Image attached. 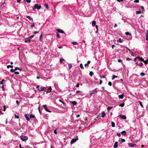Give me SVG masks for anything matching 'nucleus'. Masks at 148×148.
I'll use <instances>...</instances> for the list:
<instances>
[{
    "instance_id": "nucleus-8",
    "label": "nucleus",
    "mask_w": 148,
    "mask_h": 148,
    "mask_svg": "<svg viewBox=\"0 0 148 148\" xmlns=\"http://www.w3.org/2000/svg\"><path fill=\"white\" fill-rule=\"evenodd\" d=\"M30 41H31V39H30V38H26L25 39V42H30Z\"/></svg>"
},
{
    "instance_id": "nucleus-39",
    "label": "nucleus",
    "mask_w": 148,
    "mask_h": 148,
    "mask_svg": "<svg viewBox=\"0 0 148 148\" xmlns=\"http://www.w3.org/2000/svg\"><path fill=\"white\" fill-rule=\"evenodd\" d=\"M45 7H46V8L47 9H48V8H49V7H48V4L47 3H46L45 5Z\"/></svg>"
},
{
    "instance_id": "nucleus-19",
    "label": "nucleus",
    "mask_w": 148,
    "mask_h": 148,
    "mask_svg": "<svg viewBox=\"0 0 148 148\" xmlns=\"http://www.w3.org/2000/svg\"><path fill=\"white\" fill-rule=\"evenodd\" d=\"M122 134L123 135H125L126 134V133L125 131H123L121 132Z\"/></svg>"
},
{
    "instance_id": "nucleus-56",
    "label": "nucleus",
    "mask_w": 148,
    "mask_h": 148,
    "mask_svg": "<svg viewBox=\"0 0 148 148\" xmlns=\"http://www.w3.org/2000/svg\"><path fill=\"white\" fill-rule=\"evenodd\" d=\"M26 1L28 3H30L31 1V0H26Z\"/></svg>"
},
{
    "instance_id": "nucleus-62",
    "label": "nucleus",
    "mask_w": 148,
    "mask_h": 148,
    "mask_svg": "<svg viewBox=\"0 0 148 148\" xmlns=\"http://www.w3.org/2000/svg\"><path fill=\"white\" fill-rule=\"evenodd\" d=\"M38 33V32L37 31H34L33 32V33L34 34H36Z\"/></svg>"
},
{
    "instance_id": "nucleus-31",
    "label": "nucleus",
    "mask_w": 148,
    "mask_h": 148,
    "mask_svg": "<svg viewBox=\"0 0 148 148\" xmlns=\"http://www.w3.org/2000/svg\"><path fill=\"white\" fill-rule=\"evenodd\" d=\"M140 75L142 76H143L145 75V74L144 73H140Z\"/></svg>"
},
{
    "instance_id": "nucleus-53",
    "label": "nucleus",
    "mask_w": 148,
    "mask_h": 148,
    "mask_svg": "<svg viewBox=\"0 0 148 148\" xmlns=\"http://www.w3.org/2000/svg\"><path fill=\"white\" fill-rule=\"evenodd\" d=\"M105 115V113L104 112L101 115V117H104V115Z\"/></svg>"
},
{
    "instance_id": "nucleus-27",
    "label": "nucleus",
    "mask_w": 148,
    "mask_h": 148,
    "mask_svg": "<svg viewBox=\"0 0 148 148\" xmlns=\"http://www.w3.org/2000/svg\"><path fill=\"white\" fill-rule=\"evenodd\" d=\"M17 70H20V71H21V68H18V67H16L15 68L14 70H15V71H16Z\"/></svg>"
},
{
    "instance_id": "nucleus-63",
    "label": "nucleus",
    "mask_w": 148,
    "mask_h": 148,
    "mask_svg": "<svg viewBox=\"0 0 148 148\" xmlns=\"http://www.w3.org/2000/svg\"><path fill=\"white\" fill-rule=\"evenodd\" d=\"M84 66L85 67H88V64L87 63H86L85 64Z\"/></svg>"
},
{
    "instance_id": "nucleus-21",
    "label": "nucleus",
    "mask_w": 148,
    "mask_h": 148,
    "mask_svg": "<svg viewBox=\"0 0 148 148\" xmlns=\"http://www.w3.org/2000/svg\"><path fill=\"white\" fill-rule=\"evenodd\" d=\"M125 34L127 36H131V34L130 33L128 32H126L125 33Z\"/></svg>"
},
{
    "instance_id": "nucleus-48",
    "label": "nucleus",
    "mask_w": 148,
    "mask_h": 148,
    "mask_svg": "<svg viewBox=\"0 0 148 148\" xmlns=\"http://www.w3.org/2000/svg\"><path fill=\"white\" fill-rule=\"evenodd\" d=\"M126 60L127 61L132 60V59L130 58H127L126 59Z\"/></svg>"
},
{
    "instance_id": "nucleus-7",
    "label": "nucleus",
    "mask_w": 148,
    "mask_h": 148,
    "mask_svg": "<svg viewBox=\"0 0 148 148\" xmlns=\"http://www.w3.org/2000/svg\"><path fill=\"white\" fill-rule=\"evenodd\" d=\"M56 30L60 33H64V31L63 30L60 29H57Z\"/></svg>"
},
{
    "instance_id": "nucleus-24",
    "label": "nucleus",
    "mask_w": 148,
    "mask_h": 148,
    "mask_svg": "<svg viewBox=\"0 0 148 148\" xmlns=\"http://www.w3.org/2000/svg\"><path fill=\"white\" fill-rule=\"evenodd\" d=\"M72 67V66L71 64H68V67L69 69H71V68Z\"/></svg>"
},
{
    "instance_id": "nucleus-57",
    "label": "nucleus",
    "mask_w": 148,
    "mask_h": 148,
    "mask_svg": "<svg viewBox=\"0 0 148 148\" xmlns=\"http://www.w3.org/2000/svg\"><path fill=\"white\" fill-rule=\"evenodd\" d=\"M139 2V0H135V1H134V2L135 3H138Z\"/></svg>"
},
{
    "instance_id": "nucleus-37",
    "label": "nucleus",
    "mask_w": 148,
    "mask_h": 148,
    "mask_svg": "<svg viewBox=\"0 0 148 148\" xmlns=\"http://www.w3.org/2000/svg\"><path fill=\"white\" fill-rule=\"evenodd\" d=\"M72 43L74 45H77L78 43L76 42H72Z\"/></svg>"
},
{
    "instance_id": "nucleus-11",
    "label": "nucleus",
    "mask_w": 148,
    "mask_h": 148,
    "mask_svg": "<svg viewBox=\"0 0 148 148\" xmlns=\"http://www.w3.org/2000/svg\"><path fill=\"white\" fill-rule=\"evenodd\" d=\"M129 146L131 147H133L135 146V145L133 144L132 143H129L128 144Z\"/></svg>"
},
{
    "instance_id": "nucleus-34",
    "label": "nucleus",
    "mask_w": 148,
    "mask_h": 148,
    "mask_svg": "<svg viewBox=\"0 0 148 148\" xmlns=\"http://www.w3.org/2000/svg\"><path fill=\"white\" fill-rule=\"evenodd\" d=\"M80 66L81 67V68H82V69H84V67L83 66V64L82 63H81L80 64Z\"/></svg>"
},
{
    "instance_id": "nucleus-50",
    "label": "nucleus",
    "mask_w": 148,
    "mask_h": 148,
    "mask_svg": "<svg viewBox=\"0 0 148 148\" xmlns=\"http://www.w3.org/2000/svg\"><path fill=\"white\" fill-rule=\"evenodd\" d=\"M117 135L119 137H120L121 136V134L120 133H117Z\"/></svg>"
},
{
    "instance_id": "nucleus-36",
    "label": "nucleus",
    "mask_w": 148,
    "mask_h": 148,
    "mask_svg": "<svg viewBox=\"0 0 148 148\" xmlns=\"http://www.w3.org/2000/svg\"><path fill=\"white\" fill-rule=\"evenodd\" d=\"M30 118H35V116L34 115H32V114H31L30 115Z\"/></svg>"
},
{
    "instance_id": "nucleus-2",
    "label": "nucleus",
    "mask_w": 148,
    "mask_h": 148,
    "mask_svg": "<svg viewBox=\"0 0 148 148\" xmlns=\"http://www.w3.org/2000/svg\"><path fill=\"white\" fill-rule=\"evenodd\" d=\"M78 140V137L77 136L75 138L73 139L71 141V145L75 142L77 140Z\"/></svg>"
},
{
    "instance_id": "nucleus-10",
    "label": "nucleus",
    "mask_w": 148,
    "mask_h": 148,
    "mask_svg": "<svg viewBox=\"0 0 148 148\" xmlns=\"http://www.w3.org/2000/svg\"><path fill=\"white\" fill-rule=\"evenodd\" d=\"M46 89V88L45 87H42L40 88V90L39 89L38 90L39 91H43L44 90Z\"/></svg>"
},
{
    "instance_id": "nucleus-25",
    "label": "nucleus",
    "mask_w": 148,
    "mask_h": 148,
    "mask_svg": "<svg viewBox=\"0 0 148 148\" xmlns=\"http://www.w3.org/2000/svg\"><path fill=\"white\" fill-rule=\"evenodd\" d=\"M117 42H122L123 41L121 38H119L118 40H117Z\"/></svg>"
},
{
    "instance_id": "nucleus-23",
    "label": "nucleus",
    "mask_w": 148,
    "mask_h": 148,
    "mask_svg": "<svg viewBox=\"0 0 148 148\" xmlns=\"http://www.w3.org/2000/svg\"><path fill=\"white\" fill-rule=\"evenodd\" d=\"M94 74V73L92 71H90L89 73V75L90 76L92 77Z\"/></svg>"
},
{
    "instance_id": "nucleus-58",
    "label": "nucleus",
    "mask_w": 148,
    "mask_h": 148,
    "mask_svg": "<svg viewBox=\"0 0 148 148\" xmlns=\"http://www.w3.org/2000/svg\"><path fill=\"white\" fill-rule=\"evenodd\" d=\"M16 103L18 105H19V102L18 101L16 100Z\"/></svg>"
},
{
    "instance_id": "nucleus-17",
    "label": "nucleus",
    "mask_w": 148,
    "mask_h": 148,
    "mask_svg": "<svg viewBox=\"0 0 148 148\" xmlns=\"http://www.w3.org/2000/svg\"><path fill=\"white\" fill-rule=\"evenodd\" d=\"M25 117L26 118V119L27 121H29V120L30 118L29 117H28L27 116V114H25Z\"/></svg>"
},
{
    "instance_id": "nucleus-5",
    "label": "nucleus",
    "mask_w": 148,
    "mask_h": 148,
    "mask_svg": "<svg viewBox=\"0 0 148 148\" xmlns=\"http://www.w3.org/2000/svg\"><path fill=\"white\" fill-rule=\"evenodd\" d=\"M119 116L120 118L122 119H126V116L124 115L120 114L119 115Z\"/></svg>"
},
{
    "instance_id": "nucleus-30",
    "label": "nucleus",
    "mask_w": 148,
    "mask_h": 148,
    "mask_svg": "<svg viewBox=\"0 0 148 148\" xmlns=\"http://www.w3.org/2000/svg\"><path fill=\"white\" fill-rule=\"evenodd\" d=\"M42 34H41V35H40V38H39V40L41 41H42Z\"/></svg>"
},
{
    "instance_id": "nucleus-45",
    "label": "nucleus",
    "mask_w": 148,
    "mask_h": 148,
    "mask_svg": "<svg viewBox=\"0 0 148 148\" xmlns=\"http://www.w3.org/2000/svg\"><path fill=\"white\" fill-rule=\"evenodd\" d=\"M139 104H140V106H141L143 108V105H142V102H141V101H139Z\"/></svg>"
},
{
    "instance_id": "nucleus-22",
    "label": "nucleus",
    "mask_w": 148,
    "mask_h": 148,
    "mask_svg": "<svg viewBox=\"0 0 148 148\" xmlns=\"http://www.w3.org/2000/svg\"><path fill=\"white\" fill-rule=\"evenodd\" d=\"M26 17L28 18L30 20H32V21H33V18H32L30 16H26Z\"/></svg>"
},
{
    "instance_id": "nucleus-46",
    "label": "nucleus",
    "mask_w": 148,
    "mask_h": 148,
    "mask_svg": "<svg viewBox=\"0 0 148 148\" xmlns=\"http://www.w3.org/2000/svg\"><path fill=\"white\" fill-rule=\"evenodd\" d=\"M64 59H61L60 60V63H62L63 61H64Z\"/></svg>"
},
{
    "instance_id": "nucleus-47",
    "label": "nucleus",
    "mask_w": 148,
    "mask_h": 148,
    "mask_svg": "<svg viewBox=\"0 0 148 148\" xmlns=\"http://www.w3.org/2000/svg\"><path fill=\"white\" fill-rule=\"evenodd\" d=\"M146 40H148V36L147 35V33L146 34Z\"/></svg>"
},
{
    "instance_id": "nucleus-51",
    "label": "nucleus",
    "mask_w": 148,
    "mask_h": 148,
    "mask_svg": "<svg viewBox=\"0 0 148 148\" xmlns=\"http://www.w3.org/2000/svg\"><path fill=\"white\" fill-rule=\"evenodd\" d=\"M34 36V35H31V36H30L29 37V38H30V39H31Z\"/></svg>"
},
{
    "instance_id": "nucleus-28",
    "label": "nucleus",
    "mask_w": 148,
    "mask_h": 148,
    "mask_svg": "<svg viewBox=\"0 0 148 148\" xmlns=\"http://www.w3.org/2000/svg\"><path fill=\"white\" fill-rule=\"evenodd\" d=\"M111 124H112V127H114L115 126V123L114 122H111Z\"/></svg>"
},
{
    "instance_id": "nucleus-13",
    "label": "nucleus",
    "mask_w": 148,
    "mask_h": 148,
    "mask_svg": "<svg viewBox=\"0 0 148 148\" xmlns=\"http://www.w3.org/2000/svg\"><path fill=\"white\" fill-rule=\"evenodd\" d=\"M71 103L73 105V106L76 105L77 103V102L76 101H71Z\"/></svg>"
},
{
    "instance_id": "nucleus-18",
    "label": "nucleus",
    "mask_w": 148,
    "mask_h": 148,
    "mask_svg": "<svg viewBox=\"0 0 148 148\" xmlns=\"http://www.w3.org/2000/svg\"><path fill=\"white\" fill-rule=\"evenodd\" d=\"M136 63L137 64L140 66H141L143 65V63L140 62L139 63Z\"/></svg>"
},
{
    "instance_id": "nucleus-55",
    "label": "nucleus",
    "mask_w": 148,
    "mask_h": 148,
    "mask_svg": "<svg viewBox=\"0 0 148 148\" xmlns=\"http://www.w3.org/2000/svg\"><path fill=\"white\" fill-rule=\"evenodd\" d=\"M95 27L96 29V30H98V26L97 25H95Z\"/></svg>"
},
{
    "instance_id": "nucleus-59",
    "label": "nucleus",
    "mask_w": 148,
    "mask_h": 148,
    "mask_svg": "<svg viewBox=\"0 0 148 148\" xmlns=\"http://www.w3.org/2000/svg\"><path fill=\"white\" fill-rule=\"evenodd\" d=\"M51 92V90H49L48 91H47L46 92V93L47 94L49 93L50 92Z\"/></svg>"
},
{
    "instance_id": "nucleus-60",
    "label": "nucleus",
    "mask_w": 148,
    "mask_h": 148,
    "mask_svg": "<svg viewBox=\"0 0 148 148\" xmlns=\"http://www.w3.org/2000/svg\"><path fill=\"white\" fill-rule=\"evenodd\" d=\"M15 71V70H14V69H11L10 70V71L11 72H14V71Z\"/></svg>"
},
{
    "instance_id": "nucleus-26",
    "label": "nucleus",
    "mask_w": 148,
    "mask_h": 148,
    "mask_svg": "<svg viewBox=\"0 0 148 148\" xmlns=\"http://www.w3.org/2000/svg\"><path fill=\"white\" fill-rule=\"evenodd\" d=\"M142 13V12L140 11H136V14H141Z\"/></svg>"
},
{
    "instance_id": "nucleus-6",
    "label": "nucleus",
    "mask_w": 148,
    "mask_h": 148,
    "mask_svg": "<svg viewBox=\"0 0 148 148\" xmlns=\"http://www.w3.org/2000/svg\"><path fill=\"white\" fill-rule=\"evenodd\" d=\"M97 88L93 90V91H91L90 93V95H92L93 93H97Z\"/></svg>"
},
{
    "instance_id": "nucleus-40",
    "label": "nucleus",
    "mask_w": 148,
    "mask_h": 148,
    "mask_svg": "<svg viewBox=\"0 0 148 148\" xmlns=\"http://www.w3.org/2000/svg\"><path fill=\"white\" fill-rule=\"evenodd\" d=\"M126 48L128 50V51L130 52V53H133V52L132 51L130 50L127 47H126Z\"/></svg>"
},
{
    "instance_id": "nucleus-38",
    "label": "nucleus",
    "mask_w": 148,
    "mask_h": 148,
    "mask_svg": "<svg viewBox=\"0 0 148 148\" xmlns=\"http://www.w3.org/2000/svg\"><path fill=\"white\" fill-rule=\"evenodd\" d=\"M148 62V59L147 60H144V62L145 64H147Z\"/></svg>"
},
{
    "instance_id": "nucleus-61",
    "label": "nucleus",
    "mask_w": 148,
    "mask_h": 148,
    "mask_svg": "<svg viewBox=\"0 0 148 148\" xmlns=\"http://www.w3.org/2000/svg\"><path fill=\"white\" fill-rule=\"evenodd\" d=\"M14 73L16 74H19V73L18 72L16 71V72H15Z\"/></svg>"
},
{
    "instance_id": "nucleus-49",
    "label": "nucleus",
    "mask_w": 148,
    "mask_h": 148,
    "mask_svg": "<svg viewBox=\"0 0 148 148\" xmlns=\"http://www.w3.org/2000/svg\"><path fill=\"white\" fill-rule=\"evenodd\" d=\"M40 105L38 107V110L40 113Z\"/></svg>"
},
{
    "instance_id": "nucleus-41",
    "label": "nucleus",
    "mask_w": 148,
    "mask_h": 148,
    "mask_svg": "<svg viewBox=\"0 0 148 148\" xmlns=\"http://www.w3.org/2000/svg\"><path fill=\"white\" fill-rule=\"evenodd\" d=\"M56 36H57V37L58 38H60V35H59V34L58 33H57H57Z\"/></svg>"
},
{
    "instance_id": "nucleus-9",
    "label": "nucleus",
    "mask_w": 148,
    "mask_h": 148,
    "mask_svg": "<svg viewBox=\"0 0 148 148\" xmlns=\"http://www.w3.org/2000/svg\"><path fill=\"white\" fill-rule=\"evenodd\" d=\"M125 141V140L124 139H122L121 138V140H119V142L121 143H123Z\"/></svg>"
},
{
    "instance_id": "nucleus-52",
    "label": "nucleus",
    "mask_w": 148,
    "mask_h": 148,
    "mask_svg": "<svg viewBox=\"0 0 148 148\" xmlns=\"http://www.w3.org/2000/svg\"><path fill=\"white\" fill-rule=\"evenodd\" d=\"M14 116L16 118H17V119H18L19 118V116L18 115H17L16 114Z\"/></svg>"
},
{
    "instance_id": "nucleus-14",
    "label": "nucleus",
    "mask_w": 148,
    "mask_h": 148,
    "mask_svg": "<svg viewBox=\"0 0 148 148\" xmlns=\"http://www.w3.org/2000/svg\"><path fill=\"white\" fill-rule=\"evenodd\" d=\"M138 59H139V61H142V62H144V59L143 58L138 57Z\"/></svg>"
},
{
    "instance_id": "nucleus-42",
    "label": "nucleus",
    "mask_w": 148,
    "mask_h": 148,
    "mask_svg": "<svg viewBox=\"0 0 148 148\" xmlns=\"http://www.w3.org/2000/svg\"><path fill=\"white\" fill-rule=\"evenodd\" d=\"M112 108V107H108L107 108V110H110Z\"/></svg>"
},
{
    "instance_id": "nucleus-12",
    "label": "nucleus",
    "mask_w": 148,
    "mask_h": 148,
    "mask_svg": "<svg viewBox=\"0 0 148 148\" xmlns=\"http://www.w3.org/2000/svg\"><path fill=\"white\" fill-rule=\"evenodd\" d=\"M118 143V142H116L115 143L114 145V148H116L117 147Z\"/></svg>"
},
{
    "instance_id": "nucleus-33",
    "label": "nucleus",
    "mask_w": 148,
    "mask_h": 148,
    "mask_svg": "<svg viewBox=\"0 0 148 148\" xmlns=\"http://www.w3.org/2000/svg\"><path fill=\"white\" fill-rule=\"evenodd\" d=\"M9 67L11 68H13V66L11 65H8L7 66V68L8 69Z\"/></svg>"
},
{
    "instance_id": "nucleus-4",
    "label": "nucleus",
    "mask_w": 148,
    "mask_h": 148,
    "mask_svg": "<svg viewBox=\"0 0 148 148\" xmlns=\"http://www.w3.org/2000/svg\"><path fill=\"white\" fill-rule=\"evenodd\" d=\"M42 106L44 108L45 110L46 111L49 112H51V111H50L47 108V107L46 105H43Z\"/></svg>"
},
{
    "instance_id": "nucleus-20",
    "label": "nucleus",
    "mask_w": 148,
    "mask_h": 148,
    "mask_svg": "<svg viewBox=\"0 0 148 148\" xmlns=\"http://www.w3.org/2000/svg\"><path fill=\"white\" fill-rule=\"evenodd\" d=\"M123 94L119 95V97L120 99H122L123 98Z\"/></svg>"
},
{
    "instance_id": "nucleus-64",
    "label": "nucleus",
    "mask_w": 148,
    "mask_h": 148,
    "mask_svg": "<svg viewBox=\"0 0 148 148\" xmlns=\"http://www.w3.org/2000/svg\"><path fill=\"white\" fill-rule=\"evenodd\" d=\"M79 83H77V84L76 85V86L77 87H79Z\"/></svg>"
},
{
    "instance_id": "nucleus-3",
    "label": "nucleus",
    "mask_w": 148,
    "mask_h": 148,
    "mask_svg": "<svg viewBox=\"0 0 148 148\" xmlns=\"http://www.w3.org/2000/svg\"><path fill=\"white\" fill-rule=\"evenodd\" d=\"M21 138L23 141H25L27 140L28 139V138L26 136H21Z\"/></svg>"
},
{
    "instance_id": "nucleus-54",
    "label": "nucleus",
    "mask_w": 148,
    "mask_h": 148,
    "mask_svg": "<svg viewBox=\"0 0 148 148\" xmlns=\"http://www.w3.org/2000/svg\"><path fill=\"white\" fill-rule=\"evenodd\" d=\"M0 88H2L3 90L4 88V86L3 85H0Z\"/></svg>"
},
{
    "instance_id": "nucleus-35",
    "label": "nucleus",
    "mask_w": 148,
    "mask_h": 148,
    "mask_svg": "<svg viewBox=\"0 0 148 148\" xmlns=\"http://www.w3.org/2000/svg\"><path fill=\"white\" fill-rule=\"evenodd\" d=\"M5 81L4 79H2L1 81H0V84H3V82Z\"/></svg>"
},
{
    "instance_id": "nucleus-43",
    "label": "nucleus",
    "mask_w": 148,
    "mask_h": 148,
    "mask_svg": "<svg viewBox=\"0 0 148 148\" xmlns=\"http://www.w3.org/2000/svg\"><path fill=\"white\" fill-rule=\"evenodd\" d=\"M141 8L142 9V11L143 12L144 11H145V9H144V8L143 6H140Z\"/></svg>"
},
{
    "instance_id": "nucleus-29",
    "label": "nucleus",
    "mask_w": 148,
    "mask_h": 148,
    "mask_svg": "<svg viewBox=\"0 0 148 148\" xmlns=\"http://www.w3.org/2000/svg\"><path fill=\"white\" fill-rule=\"evenodd\" d=\"M118 77L117 76H116L114 75H113L112 76V79L113 80L115 78H117Z\"/></svg>"
},
{
    "instance_id": "nucleus-1",
    "label": "nucleus",
    "mask_w": 148,
    "mask_h": 148,
    "mask_svg": "<svg viewBox=\"0 0 148 148\" xmlns=\"http://www.w3.org/2000/svg\"><path fill=\"white\" fill-rule=\"evenodd\" d=\"M41 8V5H38V4H36L34 5V7L33 8V10H34L35 9H37L38 10H39Z\"/></svg>"
},
{
    "instance_id": "nucleus-44",
    "label": "nucleus",
    "mask_w": 148,
    "mask_h": 148,
    "mask_svg": "<svg viewBox=\"0 0 148 148\" xmlns=\"http://www.w3.org/2000/svg\"><path fill=\"white\" fill-rule=\"evenodd\" d=\"M108 84L110 86H111L112 85V82H109L108 83Z\"/></svg>"
},
{
    "instance_id": "nucleus-32",
    "label": "nucleus",
    "mask_w": 148,
    "mask_h": 148,
    "mask_svg": "<svg viewBox=\"0 0 148 148\" xmlns=\"http://www.w3.org/2000/svg\"><path fill=\"white\" fill-rule=\"evenodd\" d=\"M124 104H125L124 103H123L120 104L119 105V106H121V107H123L124 106Z\"/></svg>"
},
{
    "instance_id": "nucleus-15",
    "label": "nucleus",
    "mask_w": 148,
    "mask_h": 148,
    "mask_svg": "<svg viewBox=\"0 0 148 148\" xmlns=\"http://www.w3.org/2000/svg\"><path fill=\"white\" fill-rule=\"evenodd\" d=\"M79 92V94H78V95H82V93L83 92H82L80 91H79V90H78V91H76V93H78Z\"/></svg>"
},
{
    "instance_id": "nucleus-16",
    "label": "nucleus",
    "mask_w": 148,
    "mask_h": 148,
    "mask_svg": "<svg viewBox=\"0 0 148 148\" xmlns=\"http://www.w3.org/2000/svg\"><path fill=\"white\" fill-rule=\"evenodd\" d=\"M96 21H92V26H94L96 25Z\"/></svg>"
}]
</instances>
